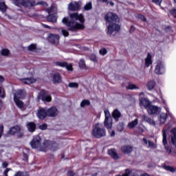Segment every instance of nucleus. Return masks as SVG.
<instances>
[{"label":"nucleus","mask_w":176,"mask_h":176,"mask_svg":"<svg viewBox=\"0 0 176 176\" xmlns=\"http://www.w3.org/2000/svg\"><path fill=\"white\" fill-rule=\"evenodd\" d=\"M122 116V113H120V111L118 109H115L112 113V117L116 120V122L119 121V118Z\"/></svg>","instance_id":"obj_24"},{"label":"nucleus","mask_w":176,"mask_h":176,"mask_svg":"<svg viewBox=\"0 0 176 176\" xmlns=\"http://www.w3.org/2000/svg\"><path fill=\"white\" fill-rule=\"evenodd\" d=\"M108 153L113 159H115V160L119 159V155H118V153H116V149L111 148L108 151Z\"/></svg>","instance_id":"obj_22"},{"label":"nucleus","mask_w":176,"mask_h":176,"mask_svg":"<svg viewBox=\"0 0 176 176\" xmlns=\"http://www.w3.org/2000/svg\"><path fill=\"white\" fill-rule=\"evenodd\" d=\"M62 23L67 25L69 31L83 30V28H85V18L82 14H70L69 17L63 19Z\"/></svg>","instance_id":"obj_1"},{"label":"nucleus","mask_w":176,"mask_h":176,"mask_svg":"<svg viewBox=\"0 0 176 176\" xmlns=\"http://www.w3.org/2000/svg\"><path fill=\"white\" fill-rule=\"evenodd\" d=\"M38 100H42L44 102H50L52 101V96L45 90H41L38 96Z\"/></svg>","instance_id":"obj_10"},{"label":"nucleus","mask_w":176,"mask_h":176,"mask_svg":"<svg viewBox=\"0 0 176 176\" xmlns=\"http://www.w3.org/2000/svg\"><path fill=\"white\" fill-rule=\"evenodd\" d=\"M9 134H10L11 135H14L16 134L19 138H21V137H23V135H24V133L21 132V129H20V126H15L10 128L9 131Z\"/></svg>","instance_id":"obj_12"},{"label":"nucleus","mask_w":176,"mask_h":176,"mask_svg":"<svg viewBox=\"0 0 176 176\" xmlns=\"http://www.w3.org/2000/svg\"><path fill=\"white\" fill-rule=\"evenodd\" d=\"M56 65L58 67H62L63 68H66L67 71H72V64H68L65 62H56Z\"/></svg>","instance_id":"obj_16"},{"label":"nucleus","mask_w":176,"mask_h":176,"mask_svg":"<svg viewBox=\"0 0 176 176\" xmlns=\"http://www.w3.org/2000/svg\"><path fill=\"white\" fill-rule=\"evenodd\" d=\"M152 55L148 53L147 57L145 58L144 65L148 68L150 65H152Z\"/></svg>","instance_id":"obj_25"},{"label":"nucleus","mask_w":176,"mask_h":176,"mask_svg":"<svg viewBox=\"0 0 176 176\" xmlns=\"http://www.w3.org/2000/svg\"><path fill=\"white\" fill-rule=\"evenodd\" d=\"M140 107H144V108H145L146 109H148V108L151 105V102L145 98H141L140 99Z\"/></svg>","instance_id":"obj_19"},{"label":"nucleus","mask_w":176,"mask_h":176,"mask_svg":"<svg viewBox=\"0 0 176 176\" xmlns=\"http://www.w3.org/2000/svg\"><path fill=\"white\" fill-rule=\"evenodd\" d=\"M146 87L147 90L152 91L155 87H156V81L153 79L149 80L146 84Z\"/></svg>","instance_id":"obj_17"},{"label":"nucleus","mask_w":176,"mask_h":176,"mask_svg":"<svg viewBox=\"0 0 176 176\" xmlns=\"http://www.w3.org/2000/svg\"><path fill=\"white\" fill-rule=\"evenodd\" d=\"M25 98V91L19 89L15 93H14V101L20 109H23L24 108V102L21 100Z\"/></svg>","instance_id":"obj_5"},{"label":"nucleus","mask_w":176,"mask_h":176,"mask_svg":"<svg viewBox=\"0 0 176 176\" xmlns=\"http://www.w3.org/2000/svg\"><path fill=\"white\" fill-rule=\"evenodd\" d=\"M105 129L102 128V124L100 123L96 124L93 130V135H94L96 138H101V137H105Z\"/></svg>","instance_id":"obj_6"},{"label":"nucleus","mask_w":176,"mask_h":176,"mask_svg":"<svg viewBox=\"0 0 176 176\" xmlns=\"http://www.w3.org/2000/svg\"><path fill=\"white\" fill-rule=\"evenodd\" d=\"M137 124H138V119L136 118L133 121L129 122L128 127L129 129H134Z\"/></svg>","instance_id":"obj_31"},{"label":"nucleus","mask_w":176,"mask_h":176,"mask_svg":"<svg viewBox=\"0 0 176 176\" xmlns=\"http://www.w3.org/2000/svg\"><path fill=\"white\" fill-rule=\"evenodd\" d=\"M0 97L5 98V90L1 87H0Z\"/></svg>","instance_id":"obj_45"},{"label":"nucleus","mask_w":176,"mask_h":176,"mask_svg":"<svg viewBox=\"0 0 176 176\" xmlns=\"http://www.w3.org/2000/svg\"><path fill=\"white\" fill-rule=\"evenodd\" d=\"M10 170H12L11 168H7V169H6V170L3 172V175H4L5 176H8V173H9V171H10Z\"/></svg>","instance_id":"obj_55"},{"label":"nucleus","mask_w":176,"mask_h":176,"mask_svg":"<svg viewBox=\"0 0 176 176\" xmlns=\"http://www.w3.org/2000/svg\"><path fill=\"white\" fill-rule=\"evenodd\" d=\"M90 59H91L92 61H97V57H96V55H94V54H92V55L91 56Z\"/></svg>","instance_id":"obj_53"},{"label":"nucleus","mask_w":176,"mask_h":176,"mask_svg":"<svg viewBox=\"0 0 176 176\" xmlns=\"http://www.w3.org/2000/svg\"><path fill=\"white\" fill-rule=\"evenodd\" d=\"M78 85L76 82H70L69 83V87L76 89L78 87Z\"/></svg>","instance_id":"obj_41"},{"label":"nucleus","mask_w":176,"mask_h":176,"mask_svg":"<svg viewBox=\"0 0 176 176\" xmlns=\"http://www.w3.org/2000/svg\"><path fill=\"white\" fill-rule=\"evenodd\" d=\"M61 32L64 36H68V35H69V33L68 32V31L65 30V29H62Z\"/></svg>","instance_id":"obj_48"},{"label":"nucleus","mask_w":176,"mask_h":176,"mask_svg":"<svg viewBox=\"0 0 176 176\" xmlns=\"http://www.w3.org/2000/svg\"><path fill=\"white\" fill-rule=\"evenodd\" d=\"M167 131H168V129L162 130V142L163 145L164 146L165 150L166 151V153H168V155H171V146H168V144H167Z\"/></svg>","instance_id":"obj_9"},{"label":"nucleus","mask_w":176,"mask_h":176,"mask_svg":"<svg viewBox=\"0 0 176 176\" xmlns=\"http://www.w3.org/2000/svg\"><path fill=\"white\" fill-rule=\"evenodd\" d=\"M52 80L54 83H61L62 79H61V76L58 73H55L53 75L52 77Z\"/></svg>","instance_id":"obj_23"},{"label":"nucleus","mask_w":176,"mask_h":176,"mask_svg":"<svg viewBox=\"0 0 176 176\" xmlns=\"http://www.w3.org/2000/svg\"><path fill=\"white\" fill-rule=\"evenodd\" d=\"M143 141H144V144H146V145H148V144L149 148H153V146H155V144H153V142H152L151 141H148V140L146 138H143Z\"/></svg>","instance_id":"obj_34"},{"label":"nucleus","mask_w":176,"mask_h":176,"mask_svg":"<svg viewBox=\"0 0 176 176\" xmlns=\"http://www.w3.org/2000/svg\"><path fill=\"white\" fill-rule=\"evenodd\" d=\"M57 10V8L55 6H52L50 8L47 9V13H54Z\"/></svg>","instance_id":"obj_40"},{"label":"nucleus","mask_w":176,"mask_h":176,"mask_svg":"<svg viewBox=\"0 0 176 176\" xmlns=\"http://www.w3.org/2000/svg\"><path fill=\"white\" fill-rule=\"evenodd\" d=\"M99 1V2H107V1H108V0H98Z\"/></svg>","instance_id":"obj_63"},{"label":"nucleus","mask_w":176,"mask_h":176,"mask_svg":"<svg viewBox=\"0 0 176 176\" xmlns=\"http://www.w3.org/2000/svg\"><path fill=\"white\" fill-rule=\"evenodd\" d=\"M91 8H92L91 3L89 2V3H87V4L85 6L84 9H85V10H90V9H91Z\"/></svg>","instance_id":"obj_42"},{"label":"nucleus","mask_w":176,"mask_h":176,"mask_svg":"<svg viewBox=\"0 0 176 176\" xmlns=\"http://www.w3.org/2000/svg\"><path fill=\"white\" fill-rule=\"evenodd\" d=\"M78 65L80 68H85V67H86V65L85 64V60H83L82 59L80 60Z\"/></svg>","instance_id":"obj_43"},{"label":"nucleus","mask_w":176,"mask_h":176,"mask_svg":"<svg viewBox=\"0 0 176 176\" xmlns=\"http://www.w3.org/2000/svg\"><path fill=\"white\" fill-rule=\"evenodd\" d=\"M155 74L157 75H164L166 74V64L162 60H158L155 63Z\"/></svg>","instance_id":"obj_7"},{"label":"nucleus","mask_w":176,"mask_h":176,"mask_svg":"<svg viewBox=\"0 0 176 176\" xmlns=\"http://www.w3.org/2000/svg\"><path fill=\"white\" fill-rule=\"evenodd\" d=\"M104 127L106 129H108L109 132L111 133V129H112V117H111V113H109V110L108 109H104Z\"/></svg>","instance_id":"obj_8"},{"label":"nucleus","mask_w":176,"mask_h":176,"mask_svg":"<svg viewBox=\"0 0 176 176\" xmlns=\"http://www.w3.org/2000/svg\"><path fill=\"white\" fill-rule=\"evenodd\" d=\"M2 166H3V168H6V167H8V164H7V162H3V163L2 164Z\"/></svg>","instance_id":"obj_60"},{"label":"nucleus","mask_w":176,"mask_h":176,"mask_svg":"<svg viewBox=\"0 0 176 176\" xmlns=\"http://www.w3.org/2000/svg\"><path fill=\"white\" fill-rule=\"evenodd\" d=\"M1 54L5 57H9L10 56V51L8 49H3L1 51Z\"/></svg>","instance_id":"obj_32"},{"label":"nucleus","mask_w":176,"mask_h":176,"mask_svg":"<svg viewBox=\"0 0 176 176\" xmlns=\"http://www.w3.org/2000/svg\"><path fill=\"white\" fill-rule=\"evenodd\" d=\"M164 108L166 111V113H162L158 118L161 124H164V123H166V121L167 120V116H171V113H170L168 107L165 105Z\"/></svg>","instance_id":"obj_11"},{"label":"nucleus","mask_w":176,"mask_h":176,"mask_svg":"<svg viewBox=\"0 0 176 176\" xmlns=\"http://www.w3.org/2000/svg\"><path fill=\"white\" fill-rule=\"evenodd\" d=\"M142 119L144 122L148 123V124H151V126H156V123H155V121H153V120H152L151 118L146 116H143Z\"/></svg>","instance_id":"obj_27"},{"label":"nucleus","mask_w":176,"mask_h":176,"mask_svg":"<svg viewBox=\"0 0 176 176\" xmlns=\"http://www.w3.org/2000/svg\"><path fill=\"white\" fill-rule=\"evenodd\" d=\"M160 111H162V108L152 104H150L147 108L148 115H157Z\"/></svg>","instance_id":"obj_13"},{"label":"nucleus","mask_w":176,"mask_h":176,"mask_svg":"<svg viewBox=\"0 0 176 176\" xmlns=\"http://www.w3.org/2000/svg\"><path fill=\"white\" fill-rule=\"evenodd\" d=\"M6 5H5V2L0 3V10L2 13H5L6 12Z\"/></svg>","instance_id":"obj_33"},{"label":"nucleus","mask_w":176,"mask_h":176,"mask_svg":"<svg viewBox=\"0 0 176 176\" xmlns=\"http://www.w3.org/2000/svg\"><path fill=\"white\" fill-rule=\"evenodd\" d=\"M27 128L28 131L30 133H34V131H35V129L36 128V125L34 122H28L27 124Z\"/></svg>","instance_id":"obj_26"},{"label":"nucleus","mask_w":176,"mask_h":176,"mask_svg":"<svg viewBox=\"0 0 176 176\" xmlns=\"http://www.w3.org/2000/svg\"><path fill=\"white\" fill-rule=\"evenodd\" d=\"M122 152L124 153H130L133 151V147L130 146H124L121 148Z\"/></svg>","instance_id":"obj_30"},{"label":"nucleus","mask_w":176,"mask_h":176,"mask_svg":"<svg viewBox=\"0 0 176 176\" xmlns=\"http://www.w3.org/2000/svg\"><path fill=\"white\" fill-rule=\"evenodd\" d=\"M30 144L32 149H37L40 152H46L47 149H50L51 151L57 150V143L45 140L42 144V139L38 135L33 138Z\"/></svg>","instance_id":"obj_2"},{"label":"nucleus","mask_w":176,"mask_h":176,"mask_svg":"<svg viewBox=\"0 0 176 176\" xmlns=\"http://www.w3.org/2000/svg\"><path fill=\"white\" fill-rule=\"evenodd\" d=\"M117 129H118V131H123V130L124 129V126H123V124H118V126H117Z\"/></svg>","instance_id":"obj_49"},{"label":"nucleus","mask_w":176,"mask_h":176,"mask_svg":"<svg viewBox=\"0 0 176 176\" xmlns=\"http://www.w3.org/2000/svg\"><path fill=\"white\" fill-rule=\"evenodd\" d=\"M47 19L50 23H56L57 21V15L56 14H50Z\"/></svg>","instance_id":"obj_29"},{"label":"nucleus","mask_w":176,"mask_h":176,"mask_svg":"<svg viewBox=\"0 0 176 176\" xmlns=\"http://www.w3.org/2000/svg\"><path fill=\"white\" fill-rule=\"evenodd\" d=\"M138 19H140V20H142V21H146V19L145 18V16H144V15L142 14H139L138 16Z\"/></svg>","instance_id":"obj_51"},{"label":"nucleus","mask_w":176,"mask_h":176,"mask_svg":"<svg viewBox=\"0 0 176 176\" xmlns=\"http://www.w3.org/2000/svg\"><path fill=\"white\" fill-rule=\"evenodd\" d=\"M47 116V108H41L38 110L37 117L38 119L43 120Z\"/></svg>","instance_id":"obj_14"},{"label":"nucleus","mask_w":176,"mask_h":176,"mask_svg":"<svg viewBox=\"0 0 176 176\" xmlns=\"http://www.w3.org/2000/svg\"><path fill=\"white\" fill-rule=\"evenodd\" d=\"M21 82L22 83H24V85H31L32 83H35L36 82V79L34 78H21Z\"/></svg>","instance_id":"obj_20"},{"label":"nucleus","mask_w":176,"mask_h":176,"mask_svg":"<svg viewBox=\"0 0 176 176\" xmlns=\"http://www.w3.org/2000/svg\"><path fill=\"white\" fill-rule=\"evenodd\" d=\"M130 31H131H131H134V26L131 27V30Z\"/></svg>","instance_id":"obj_62"},{"label":"nucleus","mask_w":176,"mask_h":176,"mask_svg":"<svg viewBox=\"0 0 176 176\" xmlns=\"http://www.w3.org/2000/svg\"><path fill=\"white\" fill-rule=\"evenodd\" d=\"M14 3L16 5V6H20L21 5L22 6H25V8H31L32 6H35V5H41V6L46 7L47 6V3L45 1H40L38 3H35L34 1H30V0H13Z\"/></svg>","instance_id":"obj_4"},{"label":"nucleus","mask_w":176,"mask_h":176,"mask_svg":"<svg viewBox=\"0 0 176 176\" xmlns=\"http://www.w3.org/2000/svg\"><path fill=\"white\" fill-rule=\"evenodd\" d=\"M152 2L155 3V5L160 6L162 5V2H163V0H152Z\"/></svg>","instance_id":"obj_46"},{"label":"nucleus","mask_w":176,"mask_h":176,"mask_svg":"<svg viewBox=\"0 0 176 176\" xmlns=\"http://www.w3.org/2000/svg\"><path fill=\"white\" fill-rule=\"evenodd\" d=\"M171 134H173V135H176V127L173 128L170 131Z\"/></svg>","instance_id":"obj_56"},{"label":"nucleus","mask_w":176,"mask_h":176,"mask_svg":"<svg viewBox=\"0 0 176 176\" xmlns=\"http://www.w3.org/2000/svg\"><path fill=\"white\" fill-rule=\"evenodd\" d=\"M39 129L41 130H46V129H47V124H43L42 125H40Z\"/></svg>","instance_id":"obj_50"},{"label":"nucleus","mask_w":176,"mask_h":176,"mask_svg":"<svg viewBox=\"0 0 176 176\" xmlns=\"http://www.w3.org/2000/svg\"><path fill=\"white\" fill-rule=\"evenodd\" d=\"M131 173H133V171L131 172L130 170L126 169V170H125V173H124V174L118 175H117V176H131V175H130L131 174ZM132 176H140V175H132Z\"/></svg>","instance_id":"obj_35"},{"label":"nucleus","mask_w":176,"mask_h":176,"mask_svg":"<svg viewBox=\"0 0 176 176\" xmlns=\"http://www.w3.org/2000/svg\"><path fill=\"white\" fill-rule=\"evenodd\" d=\"M5 82V78L3 76H0V83Z\"/></svg>","instance_id":"obj_57"},{"label":"nucleus","mask_w":176,"mask_h":176,"mask_svg":"<svg viewBox=\"0 0 176 176\" xmlns=\"http://www.w3.org/2000/svg\"><path fill=\"white\" fill-rule=\"evenodd\" d=\"M140 176H150V175H149V174H148V173H144V174H142V175H140Z\"/></svg>","instance_id":"obj_61"},{"label":"nucleus","mask_w":176,"mask_h":176,"mask_svg":"<svg viewBox=\"0 0 176 176\" xmlns=\"http://www.w3.org/2000/svg\"><path fill=\"white\" fill-rule=\"evenodd\" d=\"M140 87H138L135 84H133L129 82L127 85H126V90H138Z\"/></svg>","instance_id":"obj_28"},{"label":"nucleus","mask_w":176,"mask_h":176,"mask_svg":"<svg viewBox=\"0 0 176 176\" xmlns=\"http://www.w3.org/2000/svg\"><path fill=\"white\" fill-rule=\"evenodd\" d=\"M75 175V173L73 171H69L67 173V176H74Z\"/></svg>","instance_id":"obj_58"},{"label":"nucleus","mask_w":176,"mask_h":176,"mask_svg":"<svg viewBox=\"0 0 176 176\" xmlns=\"http://www.w3.org/2000/svg\"><path fill=\"white\" fill-rule=\"evenodd\" d=\"M28 49L30 52H35V50H36V45L31 44L28 47Z\"/></svg>","instance_id":"obj_38"},{"label":"nucleus","mask_w":176,"mask_h":176,"mask_svg":"<svg viewBox=\"0 0 176 176\" xmlns=\"http://www.w3.org/2000/svg\"><path fill=\"white\" fill-rule=\"evenodd\" d=\"M170 14H171V16H173V17H176V9L173 8L170 10H169Z\"/></svg>","instance_id":"obj_47"},{"label":"nucleus","mask_w":176,"mask_h":176,"mask_svg":"<svg viewBox=\"0 0 176 176\" xmlns=\"http://www.w3.org/2000/svg\"><path fill=\"white\" fill-rule=\"evenodd\" d=\"M104 19L107 23H109V25L107 26V34L109 35H112L113 32H118L120 30V25L117 24L118 23V15L113 12L107 13Z\"/></svg>","instance_id":"obj_3"},{"label":"nucleus","mask_w":176,"mask_h":176,"mask_svg":"<svg viewBox=\"0 0 176 176\" xmlns=\"http://www.w3.org/2000/svg\"><path fill=\"white\" fill-rule=\"evenodd\" d=\"M47 116L54 117L58 115V111L55 107H53L49 109H47Z\"/></svg>","instance_id":"obj_18"},{"label":"nucleus","mask_w":176,"mask_h":176,"mask_svg":"<svg viewBox=\"0 0 176 176\" xmlns=\"http://www.w3.org/2000/svg\"><path fill=\"white\" fill-rule=\"evenodd\" d=\"M42 27H43L44 28H48V29H52V28L47 25L45 24H42Z\"/></svg>","instance_id":"obj_59"},{"label":"nucleus","mask_w":176,"mask_h":176,"mask_svg":"<svg viewBox=\"0 0 176 176\" xmlns=\"http://www.w3.org/2000/svg\"><path fill=\"white\" fill-rule=\"evenodd\" d=\"M79 8H80V3L79 2L72 1L68 5V9L69 10H72V12H75L78 10Z\"/></svg>","instance_id":"obj_15"},{"label":"nucleus","mask_w":176,"mask_h":176,"mask_svg":"<svg viewBox=\"0 0 176 176\" xmlns=\"http://www.w3.org/2000/svg\"><path fill=\"white\" fill-rule=\"evenodd\" d=\"M3 134V125H0V138L2 137V135Z\"/></svg>","instance_id":"obj_52"},{"label":"nucleus","mask_w":176,"mask_h":176,"mask_svg":"<svg viewBox=\"0 0 176 176\" xmlns=\"http://www.w3.org/2000/svg\"><path fill=\"white\" fill-rule=\"evenodd\" d=\"M164 170H166V171H170V173H175V168L169 166H164Z\"/></svg>","instance_id":"obj_37"},{"label":"nucleus","mask_w":176,"mask_h":176,"mask_svg":"<svg viewBox=\"0 0 176 176\" xmlns=\"http://www.w3.org/2000/svg\"><path fill=\"white\" fill-rule=\"evenodd\" d=\"M49 41L51 43H58V40L60 39V36H58V34H50L49 38Z\"/></svg>","instance_id":"obj_21"},{"label":"nucleus","mask_w":176,"mask_h":176,"mask_svg":"<svg viewBox=\"0 0 176 176\" xmlns=\"http://www.w3.org/2000/svg\"><path fill=\"white\" fill-rule=\"evenodd\" d=\"M80 105L82 108L86 107V105H90V100H84L81 102Z\"/></svg>","instance_id":"obj_36"},{"label":"nucleus","mask_w":176,"mask_h":176,"mask_svg":"<svg viewBox=\"0 0 176 176\" xmlns=\"http://www.w3.org/2000/svg\"><path fill=\"white\" fill-rule=\"evenodd\" d=\"M109 133L111 137H115V131H112V128L110 129V132L109 131Z\"/></svg>","instance_id":"obj_54"},{"label":"nucleus","mask_w":176,"mask_h":176,"mask_svg":"<svg viewBox=\"0 0 176 176\" xmlns=\"http://www.w3.org/2000/svg\"><path fill=\"white\" fill-rule=\"evenodd\" d=\"M14 176H30V175L26 172L19 171L15 173Z\"/></svg>","instance_id":"obj_39"},{"label":"nucleus","mask_w":176,"mask_h":176,"mask_svg":"<svg viewBox=\"0 0 176 176\" xmlns=\"http://www.w3.org/2000/svg\"><path fill=\"white\" fill-rule=\"evenodd\" d=\"M100 54H101L102 56H105V54H107V53H108V51H107V49L105 48H102L100 51H99Z\"/></svg>","instance_id":"obj_44"},{"label":"nucleus","mask_w":176,"mask_h":176,"mask_svg":"<svg viewBox=\"0 0 176 176\" xmlns=\"http://www.w3.org/2000/svg\"><path fill=\"white\" fill-rule=\"evenodd\" d=\"M144 94H145V93H144V92L140 93V97H141L142 96H144Z\"/></svg>","instance_id":"obj_64"}]
</instances>
